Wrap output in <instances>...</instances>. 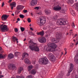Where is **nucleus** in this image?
Masks as SVG:
<instances>
[{
    "instance_id": "obj_1",
    "label": "nucleus",
    "mask_w": 78,
    "mask_h": 78,
    "mask_svg": "<svg viewBox=\"0 0 78 78\" xmlns=\"http://www.w3.org/2000/svg\"><path fill=\"white\" fill-rule=\"evenodd\" d=\"M49 47L48 48L46 49V50L47 51H52L53 50L52 49H54V51H56L57 50H58V49L56 48L58 46L57 45L55 44L54 43H52L51 44H49Z\"/></svg>"
},
{
    "instance_id": "obj_2",
    "label": "nucleus",
    "mask_w": 78,
    "mask_h": 78,
    "mask_svg": "<svg viewBox=\"0 0 78 78\" xmlns=\"http://www.w3.org/2000/svg\"><path fill=\"white\" fill-rule=\"evenodd\" d=\"M39 63L41 64H44L45 65L47 64L49 62V61L47 57H44L43 58H41L39 59Z\"/></svg>"
},
{
    "instance_id": "obj_3",
    "label": "nucleus",
    "mask_w": 78,
    "mask_h": 78,
    "mask_svg": "<svg viewBox=\"0 0 78 78\" xmlns=\"http://www.w3.org/2000/svg\"><path fill=\"white\" fill-rule=\"evenodd\" d=\"M0 30H1L2 32H6L9 31V28H8L7 26L2 24L0 25Z\"/></svg>"
},
{
    "instance_id": "obj_4",
    "label": "nucleus",
    "mask_w": 78,
    "mask_h": 78,
    "mask_svg": "<svg viewBox=\"0 0 78 78\" xmlns=\"http://www.w3.org/2000/svg\"><path fill=\"white\" fill-rule=\"evenodd\" d=\"M57 24L58 25H66V21L64 19H59L57 20Z\"/></svg>"
},
{
    "instance_id": "obj_5",
    "label": "nucleus",
    "mask_w": 78,
    "mask_h": 78,
    "mask_svg": "<svg viewBox=\"0 0 78 78\" xmlns=\"http://www.w3.org/2000/svg\"><path fill=\"white\" fill-rule=\"evenodd\" d=\"M29 44L30 45L29 46L30 49L32 51H33L34 49L35 45H36V43L33 42L32 40H30L29 41Z\"/></svg>"
},
{
    "instance_id": "obj_6",
    "label": "nucleus",
    "mask_w": 78,
    "mask_h": 78,
    "mask_svg": "<svg viewBox=\"0 0 78 78\" xmlns=\"http://www.w3.org/2000/svg\"><path fill=\"white\" fill-rule=\"evenodd\" d=\"M40 23H38L37 24L39 26H42V23H45V21H46V20L45 19V17H41L40 18Z\"/></svg>"
},
{
    "instance_id": "obj_7",
    "label": "nucleus",
    "mask_w": 78,
    "mask_h": 78,
    "mask_svg": "<svg viewBox=\"0 0 78 78\" xmlns=\"http://www.w3.org/2000/svg\"><path fill=\"white\" fill-rule=\"evenodd\" d=\"M38 41L40 43L44 44L46 42V39L45 37H39L38 38Z\"/></svg>"
},
{
    "instance_id": "obj_8",
    "label": "nucleus",
    "mask_w": 78,
    "mask_h": 78,
    "mask_svg": "<svg viewBox=\"0 0 78 78\" xmlns=\"http://www.w3.org/2000/svg\"><path fill=\"white\" fill-rule=\"evenodd\" d=\"M73 65L72 64H71L69 70L66 74L67 76H69L70 75V73L73 70Z\"/></svg>"
},
{
    "instance_id": "obj_9",
    "label": "nucleus",
    "mask_w": 78,
    "mask_h": 78,
    "mask_svg": "<svg viewBox=\"0 0 78 78\" xmlns=\"http://www.w3.org/2000/svg\"><path fill=\"white\" fill-rule=\"evenodd\" d=\"M49 56L50 57H51V58L50 59V61H52V62H55V61H56V58L53 55V54H52L50 53L49 54Z\"/></svg>"
},
{
    "instance_id": "obj_10",
    "label": "nucleus",
    "mask_w": 78,
    "mask_h": 78,
    "mask_svg": "<svg viewBox=\"0 0 78 78\" xmlns=\"http://www.w3.org/2000/svg\"><path fill=\"white\" fill-rule=\"evenodd\" d=\"M9 17V15H3L2 16L1 19L3 21H5Z\"/></svg>"
},
{
    "instance_id": "obj_11",
    "label": "nucleus",
    "mask_w": 78,
    "mask_h": 78,
    "mask_svg": "<svg viewBox=\"0 0 78 78\" xmlns=\"http://www.w3.org/2000/svg\"><path fill=\"white\" fill-rule=\"evenodd\" d=\"M3 51H2V48L0 47V53H3ZM5 55L0 54V59H5Z\"/></svg>"
},
{
    "instance_id": "obj_12",
    "label": "nucleus",
    "mask_w": 78,
    "mask_h": 78,
    "mask_svg": "<svg viewBox=\"0 0 78 78\" xmlns=\"http://www.w3.org/2000/svg\"><path fill=\"white\" fill-rule=\"evenodd\" d=\"M24 8V6L21 5H18L16 7V9L18 11L22 10Z\"/></svg>"
},
{
    "instance_id": "obj_13",
    "label": "nucleus",
    "mask_w": 78,
    "mask_h": 78,
    "mask_svg": "<svg viewBox=\"0 0 78 78\" xmlns=\"http://www.w3.org/2000/svg\"><path fill=\"white\" fill-rule=\"evenodd\" d=\"M37 3V0H32L30 2V5L31 6H34L36 5Z\"/></svg>"
},
{
    "instance_id": "obj_14",
    "label": "nucleus",
    "mask_w": 78,
    "mask_h": 78,
    "mask_svg": "<svg viewBox=\"0 0 78 78\" xmlns=\"http://www.w3.org/2000/svg\"><path fill=\"white\" fill-rule=\"evenodd\" d=\"M16 66H15V65L13 64H10L9 66V69H16Z\"/></svg>"
},
{
    "instance_id": "obj_15",
    "label": "nucleus",
    "mask_w": 78,
    "mask_h": 78,
    "mask_svg": "<svg viewBox=\"0 0 78 78\" xmlns=\"http://www.w3.org/2000/svg\"><path fill=\"white\" fill-rule=\"evenodd\" d=\"M53 9L55 11H58L61 9V7L60 6H59L58 5L55 6V7H53Z\"/></svg>"
},
{
    "instance_id": "obj_16",
    "label": "nucleus",
    "mask_w": 78,
    "mask_h": 78,
    "mask_svg": "<svg viewBox=\"0 0 78 78\" xmlns=\"http://www.w3.org/2000/svg\"><path fill=\"white\" fill-rule=\"evenodd\" d=\"M51 42H54V43H58L59 42V39L52 38L51 40Z\"/></svg>"
},
{
    "instance_id": "obj_17",
    "label": "nucleus",
    "mask_w": 78,
    "mask_h": 78,
    "mask_svg": "<svg viewBox=\"0 0 78 78\" xmlns=\"http://www.w3.org/2000/svg\"><path fill=\"white\" fill-rule=\"evenodd\" d=\"M56 37V38L59 39V38L61 36V32H57L55 33Z\"/></svg>"
},
{
    "instance_id": "obj_18",
    "label": "nucleus",
    "mask_w": 78,
    "mask_h": 78,
    "mask_svg": "<svg viewBox=\"0 0 78 78\" xmlns=\"http://www.w3.org/2000/svg\"><path fill=\"white\" fill-rule=\"evenodd\" d=\"M23 67H20L18 69V73H21V72L23 71Z\"/></svg>"
},
{
    "instance_id": "obj_19",
    "label": "nucleus",
    "mask_w": 78,
    "mask_h": 78,
    "mask_svg": "<svg viewBox=\"0 0 78 78\" xmlns=\"http://www.w3.org/2000/svg\"><path fill=\"white\" fill-rule=\"evenodd\" d=\"M34 50L35 51H39V48L37 46V44L35 45Z\"/></svg>"
},
{
    "instance_id": "obj_20",
    "label": "nucleus",
    "mask_w": 78,
    "mask_h": 78,
    "mask_svg": "<svg viewBox=\"0 0 78 78\" xmlns=\"http://www.w3.org/2000/svg\"><path fill=\"white\" fill-rule=\"evenodd\" d=\"M28 56V54L26 52H24L23 54L22 57L23 59V58H25L26 57H27Z\"/></svg>"
},
{
    "instance_id": "obj_21",
    "label": "nucleus",
    "mask_w": 78,
    "mask_h": 78,
    "mask_svg": "<svg viewBox=\"0 0 78 78\" xmlns=\"http://www.w3.org/2000/svg\"><path fill=\"white\" fill-rule=\"evenodd\" d=\"M14 57V55L11 53L9 54L8 55V57L9 59H12V58H13Z\"/></svg>"
},
{
    "instance_id": "obj_22",
    "label": "nucleus",
    "mask_w": 78,
    "mask_h": 78,
    "mask_svg": "<svg viewBox=\"0 0 78 78\" xmlns=\"http://www.w3.org/2000/svg\"><path fill=\"white\" fill-rule=\"evenodd\" d=\"M37 34L38 35H40V36H43L44 35V31H42L40 32H39L37 33Z\"/></svg>"
},
{
    "instance_id": "obj_23",
    "label": "nucleus",
    "mask_w": 78,
    "mask_h": 78,
    "mask_svg": "<svg viewBox=\"0 0 78 78\" xmlns=\"http://www.w3.org/2000/svg\"><path fill=\"white\" fill-rule=\"evenodd\" d=\"M25 61V62L27 64H29L30 63V61L29 60V59L28 58H26L24 60Z\"/></svg>"
},
{
    "instance_id": "obj_24",
    "label": "nucleus",
    "mask_w": 78,
    "mask_h": 78,
    "mask_svg": "<svg viewBox=\"0 0 78 78\" xmlns=\"http://www.w3.org/2000/svg\"><path fill=\"white\" fill-rule=\"evenodd\" d=\"M31 73L33 75H35L36 73V71L35 69H33L31 71Z\"/></svg>"
},
{
    "instance_id": "obj_25",
    "label": "nucleus",
    "mask_w": 78,
    "mask_h": 78,
    "mask_svg": "<svg viewBox=\"0 0 78 78\" xmlns=\"http://www.w3.org/2000/svg\"><path fill=\"white\" fill-rule=\"evenodd\" d=\"M11 6H13V7H16V3L15 2H14L10 4Z\"/></svg>"
},
{
    "instance_id": "obj_26",
    "label": "nucleus",
    "mask_w": 78,
    "mask_h": 78,
    "mask_svg": "<svg viewBox=\"0 0 78 78\" xmlns=\"http://www.w3.org/2000/svg\"><path fill=\"white\" fill-rule=\"evenodd\" d=\"M12 40L13 42H15L16 41H18V39L16 38V37L13 36L12 37Z\"/></svg>"
},
{
    "instance_id": "obj_27",
    "label": "nucleus",
    "mask_w": 78,
    "mask_h": 78,
    "mask_svg": "<svg viewBox=\"0 0 78 78\" xmlns=\"http://www.w3.org/2000/svg\"><path fill=\"white\" fill-rule=\"evenodd\" d=\"M45 12L46 13V14H50V10H45Z\"/></svg>"
},
{
    "instance_id": "obj_28",
    "label": "nucleus",
    "mask_w": 78,
    "mask_h": 78,
    "mask_svg": "<svg viewBox=\"0 0 78 78\" xmlns=\"http://www.w3.org/2000/svg\"><path fill=\"white\" fill-rule=\"evenodd\" d=\"M20 55V53H19V52H16L15 53V56H16V57L18 56V55Z\"/></svg>"
},
{
    "instance_id": "obj_29",
    "label": "nucleus",
    "mask_w": 78,
    "mask_h": 78,
    "mask_svg": "<svg viewBox=\"0 0 78 78\" xmlns=\"http://www.w3.org/2000/svg\"><path fill=\"white\" fill-rule=\"evenodd\" d=\"M58 17V15H55V16L54 17H53V19H54V20H56V19H57Z\"/></svg>"
},
{
    "instance_id": "obj_30",
    "label": "nucleus",
    "mask_w": 78,
    "mask_h": 78,
    "mask_svg": "<svg viewBox=\"0 0 78 78\" xmlns=\"http://www.w3.org/2000/svg\"><path fill=\"white\" fill-rule=\"evenodd\" d=\"M33 68V66H29L28 67V71L30 70H31V69Z\"/></svg>"
},
{
    "instance_id": "obj_31",
    "label": "nucleus",
    "mask_w": 78,
    "mask_h": 78,
    "mask_svg": "<svg viewBox=\"0 0 78 78\" xmlns=\"http://www.w3.org/2000/svg\"><path fill=\"white\" fill-rule=\"evenodd\" d=\"M20 29L22 32H23V31H25V28L23 27H21Z\"/></svg>"
},
{
    "instance_id": "obj_32",
    "label": "nucleus",
    "mask_w": 78,
    "mask_h": 78,
    "mask_svg": "<svg viewBox=\"0 0 78 78\" xmlns=\"http://www.w3.org/2000/svg\"><path fill=\"white\" fill-rule=\"evenodd\" d=\"M19 16L20 18H22V19H23V18L25 17V16L23 15H20Z\"/></svg>"
},
{
    "instance_id": "obj_33",
    "label": "nucleus",
    "mask_w": 78,
    "mask_h": 78,
    "mask_svg": "<svg viewBox=\"0 0 78 78\" xmlns=\"http://www.w3.org/2000/svg\"><path fill=\"white\" fill-rule=\"evenodd\" d=\"M26 78H33V76L31 75L27 76Z\"/></svg>"
},
{
    "instance_id": "obj_34",
    "label": "nucleus",
    "mask_w": 78,
    "mask_h": 78,
    "mask_svg": "<svg viewBox=\"0 0 78 78\" xmlns=\"http://www.w3.org/2000/svg\"><path fill=\"white\" fill-rule=\"evenodd\" d=\"M16 78H25L23 76H16Z\"/></svg>"
},
{
    "instance_id": "obj_35",
    "label": "nucleus",
    "mask_w": 78,
    "mask_h": 78,
    "mask_svg": "<svg viewBox=\"0 0 78 78\" xmlns=\"http://www.w3.org/2000/svg\"><path fill=\"white\" fill-rule=\"evenodd\" d=\"M28 33H29V35H34V34L32 32V31L30 32H28Z\"/></svg>"
},
{
    "instance_id": "obj_36",
    "label": "nucleus",
    "mask_w": 78,
    "mask_h": 78,
    "mask_svg": "<svg viewBox=\"0 0 78 78\" xmlns=\"http://www.w3.org/2000/svg\"><path fill=\"white\" fill-rule=\"evenodd\" d=\"M76 9L77 11H78V3L76 4Z\"/></svg>"
},
{
    "instance_id": "obj_37",
    "label": "nucleus",
    "mask_w": 78,
    "mask_h": 78,
    "mask_svg": "<svg viewBox=\"0 0 78 78\" xmlns=\"http://www.w3.org/2000/svg\"><path fill=\"white\" fill-rule=\"evenodd\" d=\"M27 21H28V23H30V22H31V19H30V18H28Z\"/></svg>"
},
{
    "instance_id": "obj_38",
    "label": "nucleus",
    "mask_w": 78,
    "mask_h": 78,
    "mask_svg": "<svg viewBox=\"0 0 78 78\" xmlns=\"http://www.w3.org/2000/svg\"><path fill=\"white\" fill-rule=\"evenodd\" d=\"M15 32H16V33L18 32V29L16 28L14 29Z\"/></svg>"
},
{
    "instance_id": "obj_39",
    "label": "nucleus",
    "mask_w": 78,
    "mask_h": 78,
    "mask_svg": "<svg viewBox=\"0 0 78 78\" xmlns=\"http://www.w3.org/2000/svg\"><path fill=\"white\" fill-rule=\"evenodd\" d=\"M69 2L71 4H72L73 1L72 0H69Z\"/></svg>"
},
{
    "instance_id": "obj_40",
    "label": "nucleus",
    "mask_w": 78,
    "mask_h": 78,
    "mask_svg": "<svg viewBox=\"0 0 78 78\" xmlns=\"http://www.w3.org/2000/svg\"><path fill=\"white\" fill-rule=\"evenodd\" d=\"M72 14L73 15V16H75V12H74V11H72Z\"/></svg>"
},
{
    "instance_id": "obj_41",
    "label": "nucleus",
    "mask_w": 78,
    "mask_h": 78,
    "mask_svg": "<svg viewBox=\"0 0 78 78\" xmlns=\"http://www.w3.org/2000/svg\"><path fill=\"white\" fill-rule=\"evenodd\" d=\"M23 12H24V13H27V10H23Z\"/></svg>"
},
{
    "instance_id": "obj_42",
    "label": "nucleus",
    "mask_w": 78,
    "mask_h": 78,
    "mask_svg": "<svg viewBox=\"0 0 78 78\" xmlns=\"http://www.w3.org/2000/svg\"><path fill=\"white\" fill-rule=\"evenodd\" d=\"M35 9H36V10H37V9H39V7H36L35 8H34Z\"/></svg>"
},
{
    "instance_id": "obj_43",
    "label": "nucleus",
    "mask_w": 78,
    "mask_h": 78,
    "mask_svg": "<svg viewBox=\"0 0 78 78\" xmlns=\"http://www.w3.org/2000/svg\"><path fill=\"white\" fill-rule=\"evenodd\" d=\"M75 27V24H74V23H73L72 24V27L73 28H74Z\"/></svg>"
},
{
    "instance_id": "obj_44",
    "label": "nucleus",
    "mask_w": 78,
    "mask_h": 78,
    "mask_svg": "<svg viewBox=\"0 0 78 78\" xmlns=\"http://www.w3.org/2000/svg\"><path fill=\"white\" fill-rule=\"evenodd\" d=\"M4 5H5V3H4V2H3L2 4V7H3V6H4Z\"/></svg>"
},
{
    "instance_id": "obj_45",
    "label": "nucleus",
    "mask_w": 78,
    "mask_h": 78,
    "mask_svg": "<svg viewBox=\"0 0 78 78\" xmlns=\"http://www.w3.org/2000/svg\"><path fill=\"white\" fill-rule=\"evenodd\" d=\"M65 12H66V10H63L62 11V12L63 13H65Z\"/></svg>"
},
{
    "instance_id": "obj_46",
    "label": "nucleus",
    "mask_w": 78,
    "mask_h": 78,
    "mask_svg": "<svg viewBox=\"0 0 78 78\" xmlns=\"http://www.w3.org/2000/svg\"><path fill=\"white\" fill-rule=\"evenodd\" d=\"M30 29L32 31H33L34 30L32 28L30 27Z\"/></svg>"
},
{
    "instance_id": "obj_47",
    "label": "nucleus",
    "mask_w": 78,
    "mask_h": 78,
    "mask_svg": "<svg viewBox=\"0 0 78 78\" xmlns=\"http://www.w3.org/2000/svg\"><path fill=\"white\" fill-rule=\"evenodd\" d=\"M77 37V34H75V37H73V38H75V37Z\"/></svg>"
},
{
    "instance_id": "obj_48",
    "label": "nucleus",
    "mask_w": 78,
    "mask_h": 78,
    "mask_svg": "<svg viewBox=\"0 0 78 78\" xmlns=\"http://www.w3.org/2000/svg\"><path fill=\"white\" fill-rule=\"evenodd\" d=\"M17 20L18 21H20V18H18L17 19Z\"/></svg>"
},
{
    "instance_id": "obj_49",
    "label": "nucleus",
    "mask_w": 78,
    "mask_h": 78,
    "mask_svg": "<svg viewBox=\"0 0 78 78\" xmlns=\"http://www.w3.org/2000/svg\"><path fill=\"white\" fill-rule=\"evenodd\" d=\"M75 78H78V76L77 75H76L75 76Z\"/></svg>"
},
{
    "instance_id": "obj_50",
    "label": "nucleus",
    "mask_w": 78,
    "mask_h": 78,
    "mask_svg": "<svg viewBox=\"0 0 78 78\" xmlns=\"http://www.w3.org/2000/svg\"><path fill=\"white\" fill-rule=\"evenodd\" d=\"M2 77H3V75H2V76L0 75V78H2Z\"/></svg>"
},
{
    "instance_id": "obj_51",
    "label": "nucleus",
    "mask_w": 78,
    "mask_h": 78,
    "mask_svg": "<svg viewBox=\"0 0 78 78\" xmlns=\"http://www.w3.org/2000/svg\"><path fill=\"white\" fill-rule=\"evenodd\" d=\"M13 6H11V9H12H12H13Z\"/></svg>"
},
{
    "instance_id": "obj_52",
    "label": "nucleus",
    "mask_w": 78,
    "mask_h": 78,
    "mask_svg": "<svg viewBox=\"0 0 78 78\" xmlns=\"http://www.w3.org/2000/svg\"><path fill=\"white\" fill-rule=\"evenodd\" d=\"M32 64H35V61H34V62H32Z\"/></svg>"
},
{
    "instance_id": "obj_53",
    "label": "nucleus",
    "mask_w": 78,
    "mask_h": 78,
    "mask_svg": "<svg viewBox=\"0 0 78 78\" xmlns=\"http://www.w3.org/2000/svg\"><path fill=\"white\" fill-rule=\"evenodd\" d=\"M78 41H77V42H76V45H78Z\"/></svg>"
},
{
    "instance_id": "obj_54",
    "label": "nucleus",
    "mask_w": 78,
    "mask_h": 78,
    "mask_svg": "<svg viewBox=\"0 0 78 78\" xmlns=\"http://www.w3.org/2000/svg\"><path fill=\"white\" fill-rule=\"evenodd\" d=\"M64 50H65V51H67V49L65 48V49H64Z\"/></svg>"
},
{
    "instance_id": "obj_55",
    "label": "nucleus",
    "mask_w": 78,
    "mask_h": 78,
    "mask_svg": "<svg viewBox=\"0 0 78 78\" xmlns=\"http://www.w3.org/2000/svg\"><path fill=\"white\" fill-rule=\"evenodd\" d=\"M17 11H16L15 12V14H17Z\"/></svg>"
},
{
    "instance_id": "obj_56",
    "label": "nucleus",
    "mask_w": 78,
    "mask_h": 78,
    "mask_svg": "<svg viewBox=\"0 0 78 78\" xmlns=\"http://www.w3.org/2000/svg\"><path fill=\"white\" fill-rule=\"evenodd\" d=\"M26 38H25L24 40H23V41H26Z\"/></svg>"
},
{
    "instance_id": "obj_57",
    "label": "nucleus",
    "mask_w": 78,
    "mask_h": 78,
    "mask_svg": "<svg viewBox=\"0 0 78 78\" xmlns=\"http://www.w3.org/2000/svg\"><path fill=\"white\" fill-rule=\"evenodd\" d=\"M12 15L13 16H14V14L13 13L12 14Z\"/></svg>"
},
{
    "instance_id": "obj_58",
    "label": "nucleus",
    "mask_w": 78,
    "mask_h": 78,
    "mask_svg": "<svg viewBox=\"0 0 78 78\" xmlns=\"http://www.w3.org/2000/svg\"><path fill=\"white\" fill-rule=\"evenodd\" d=\"M66 54H67V51H66V52L65 53V55H66Z\"/></svg>"
},
{
    "instance_id": "obj_59",
    "label": "nucleus",
    "mask_w": 78,
    "mask_h": 78,
    "mask_svg": "<svg viewBox=\"0 0 78 78\" xmlns=\"http://www.w3.org/2000/svg\"><path fill=\"white\" fill-rule=\"evenodd\" d=\"M2 74V72L0 71V75H1Z\"/></svg>"
},
{
    "instance_id": "obj_60",
    "label": "nucleus",
    "mask_w": 78,
    "mask_h": 78,
    "mask_svg": "<svg viewBox=\"0 0 78 78\" xmlns=\"http://www.w3.org/2000/svg\"><path fill=\"white\" fill-rule=\"evenodd\" d=\"M16 41V42H17V43H19V41Z\"/></svg>"
},
{
    "instance_id": "obj_61",
    "label": "nucleus",
    "mask_w": 78,
    "mask_h": 78,
    "mask_svg": "<svg viewBox=\"0 0 78 78\" xmlns=\"http://www.w3.org/2000/svg\"><path fill=\"white\" fill-rule=\"evenodd\" d=\"M31 14L32 16H33V13H31Z\"/></svg>"
},
{
    "instance_id": "obj_62",
    "label": "nucleus",
    "mask_w": 78,
    "mask_h": 78,
    "mask_svg": "<svg viewBox=\"0 0 78 78\" xmlns=\"http://www.w3.org/2000/svg\"><path fill=\"white\" fill-rule=\"evenodd\" d=\"M29 26H30V27H31V24H30L29 25Z\"/></svg>"
},
{
    "instance_id": "obj_63",
    "label": "nucleus",
    "mask_w": 78,
    "mask_h": 78,
    "mask_svg": "<svg viewBox=\"0 0 78 78\" xmlns=\"http://www.w3.org/2000/svg\"><path fill=\"white\" fill-rule=\"evenodd\" d=\"M70 31H73V30H71Z\"/></svg>"
},
{
    "instance_id": "obj_64",
    "label": "nucleus",
    "mask_w": 78,
    "mask_h": 78,
    "mask_svg": "<svg viewBox=\"0 0 78 78\" xmlns=\"http://www.w3.org/2000/svg\"><path fill=\"white\" fill-rule=\"evenodd\" d=\"M16 23H18V21H16Z\"/></svg>"
}]
</instances>
